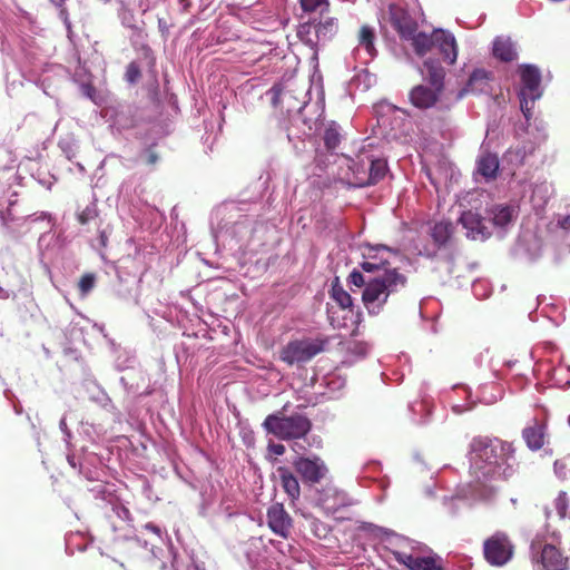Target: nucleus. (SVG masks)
Segmentation results:
<instances>
[{"label": "nucleus", "mask_w": 570, "mask_h": 570, "mask_svg": "<svg viewBox=\"0 0 570 570\" xmlns=\"http://www.w3.org/2000/svg\"><path fill=\"white\" fill-rule=\"evenodd\" d=\"M514 449L500 439L476 436L470 443V474L481 484L510 480L517 472Z\"/></svg>", "instance_id": "obj_1"}, {"label": "nucleus", "mask_w": 570, "mask_h": 570, "mask_svg": "<svg viewBox=\"0 0 570 570\" xmlns=\"http://www.w3.org/2000/svg\"><path fill=\"white\" fill-rule=\"evenodd\" d=\"M347 282L356 287H364L362 302L371 315H377L389 297L406 286L407 277L399 271H391L386 276L366 277L361 271L353 269Z\"/></svg>", "instance_id": "obj_2"}, {"label": "nucleus", "mask_w": 570, "mask_h": 570, "mask_svg": "<svg viewBox=\"0 0 570 570\" xmlns=\"http://www.w3.org/2000/svg\"><path fill=\"white\" fill-rule=\"evenodd\" d=\"M561 534L546 528L537 533L531 542V563L533 570H568L569 558L560 550Z\"/></svg>", "instance_id": "obj_3"}, {"label": "nucleus", "mask_w": 570, "mask_h": 570, "mask_svg": "<svg viewBox=\"0 0 570 570\" xmlns=\"http://www.w3.org/2000/svg\"><path fill=\"white\" fill-rule=\"evenodd\" d=\"M267 433L275 435L279 440L289 441L305 438L312 429L311 420L299 413L289 416L282 412L269 414L263 422Z\"/></svg>", "instance_id": "obj_4"}, {"label": "nucleus", "mask_w": 570, "mask_h": 570, "mask_svg": "<svg viewBox=\"0 0 570 570\" xmlns=\"http://www.w3.org/2000/svg\"><path fill=\"white\" fill-rule=\"evenodd\" d=\"M435 50L442 56L443 61L454 65L458 58V45L454 36L443 29H435L431 33L419 32L414 39V51L417 56H424Z\"/></svg>", "instance_id": "obj_5"}, {"label": "nucleus", "mask_w": 570, "mask_h": 570, "mask_svg": "<svg viewBox=\"0 0 570 570\" xmlns=\"http://www.w3.org/2000/svg\"><path fill=\"white\" fill-rule=\"evenodd\" d=\"M348 168L353 175L352 184L357 187H365L375 185L384 178L387 164L383 159H375L367 154H361L356 159H351Z\"/></svg>", "instance_id": "obj_6"}, {"label": "nucleus", "mask_w": 570, "mask_h": 570, "mask_svg": "<svg viewBox=\"0 0 570 570\" xmlns=\"http://www.w3.org/2000/svg\"><path fill=\"white\" fill-rule=\"evenodd\" d=\"M326 340H295L288 342L279 352V358L287 365L306 363L324 351Z\"/></svg>", "instance_id": "obj_7"}, {"label": "nucleus", "mask_w": 570, "mask_h": 570, "mask_svg": "<svg viewBox=\"0 0 570 570\" xmlns=\"http://www.w3.org/2000/svg\"><path fill=\"white\" fill-rule=\"evenodd\" d=\"M520 77L522 82L520 90V108L524 117L529 119L535 100L541 96V75L535 66L523 65L520 67Z\"/></svg>", "instance_id": "obj_8"}, {"label": "nucleus", "mask_w": 570, "mask_h": 570, "mask_svg": "<svg viewBox=\"0 0 570 570\" xmlns=\"http://www.w3.org/2000/svg\"><path fill=\"white\" fill-rule=\"evenodd\" d=\"M397 249H392L385 245L372 246L366 244L362 248L363 261L360 266L363 272L368 274H375L383 272L381 276H386L391 271H399L396 267H391L390 257L397 255Z\"/></svg>", "instance_id": "obj_9"}, {"label": "nucleus", "mask_w": 570, "mask_h": 570, "mask_svg": "<svg viewBox=\"0 0 570 570\" xmlns=\"http://www.w3.org/2000/svg\"><path fill=\"white\" fill-rule=\"evenodd\" d=\"M514 554V544L510 537L501 531L493 533L483 542V556L494 567L507 564Z\"/></svg>", "instance_id": "obj_10"}, {"label": "nucleus", "mask_w": 570, "mask_h": 570, "mask_svg": "<svg viewBox=\"0 0 570 570\" xmlns=\"http://www.w3.org/2000/svg\"><path fill=\"white\" fill-rule=\"evenodd\" d=\"M390 22L394 30L403 40H411L414 47V39L419 32L416 20L409 13L407 10L397 6L391 4L389 7Z\"/></svg>", "instance_id": "obj_11"}, {"label": "nucleus", "mask_w": 570, "mask_h": 570, "mask_svg": "<svg viewBox=\"0 0 570 570\" xmlns=\"http://www.w3.org/2000/svg\"><path fill=\"white\" fill-rule=\"evenodd\" d=\"M293 466L302 480L309 484L318 483L327 473L324 461L318 456L305 458L298 455L294 459Z\"/></svg>", "instance_id": "obj_12"}, {"label": "nucleus", "mask_w": 570, "mask_h": 570, "mask_svg": "<svg viewBox=\"0 0 570 570\" xmlns=\"http://www.w3.org/2000/svg\"><path fill=\"white\" fill-rule=\"evenodd\" d=\"M267 523L277 535L287 539L293 528V519L282 503H274L267 510Z\"/></svg>", "instance_id": "obj_13"}, {"label": "nucleus", "mask_w": 570, "mask_h": 570, "mask_svg": "<svg viewBox=\"0 0 570 570\" xmlns=\"http://www.w3.org/2000/svg\"><path fill=\"white\" fill-rule=\"evenodd\" d=\"M443 90L424 85L414 86L409 92L410 102L419 109H430L436 105Z\"/></svg>", "instance_id": "obj_14"}, {"label": "nucleus", "mask_w": 570, "mask_h": 570, "mask_svg": "<svg viewBox=\"0 0 570 570\" xmlns=\"http://www.w3.org/2000/svg\"><path fill=\"white\" fill-rule=\"evenodd\" d=\"M459 222L466 229V236L472 239L484 240L491 235L484 224V219L478 213L472 210L463 212Z\"/></svg>", "instance_id": "obj_15"}, {"label": "nucleus", "mask_w": 570, "mask_h": 570, "mask_svg": "<svg viewBox=\"0 0 570 570\" xmlns=\"http://www.w3.org/2000/svg\"><path fill=\"white\" fill-rule=\"evenodd\" d=\"M277 473L281 480V485L292 501L297 500L301 495V487L297 478L287 466H278Z\"/></svg>", "instance_id": "obj_16"}, {"label": "nucleus", "mask_w": 570, "mask_h": 570, "mask_svg": "<svg viewBox=\"0 0 570 570\" xmlns=\"http://www.w3.org/2000/svg\"><path fill=\"white\" fill-rule=\"evenodd\" d=\"M478 174L487 180L495 179L499 171V158L492 153H482L478 159Z\"/></svg>", "instance_id": "obj_17"}, {"label": "nucleus", "mask_w": 570, "mask_h": 570, "mask_svg": "<svg viewBox=\"0 0 570 570\" xmlns=\"http://www.w3.org/2000/svg\"><path fill=\"white\" fill-rule=\"evenodd\" d=\"M426 70V79L432 87L444 90L445 70L439 60L428 59L423 63Z\"/></svg>", "instance_id": "obj_18"}, {"label": "nucleus", "mask_w": 570, "mask_h": 570, "mask_svg": "<svg viewBox=\"0 0 570 570\" xmlns=\"http://www.w3.org/2000/svg\"><path fill=\"white\" fill-rule=\"evenodd\" d=\"M491 80V72L484 69L474 70L466 83L465 90L468 92H487L489 90V81Z\"/></svg>", "instance_id": "obj_19"}, {"label": "nucleus", "mask_w": 570, "mask_h": 570, "mask_svg": "<svg viewBox=\"0 0 570 570\" xmlns=\"http://www.w3.org/2000/svg\"><path fill=\"white\" fill-rule=\"evenodd\" d=\"M297 37L298 39L307 45L311 49L316 50L317 46L320 43L318 35H317V28H316V21H306L303 23H299L297 28Z\"/></svg>", "instance_id": "obj_20"}, {"label": "nucleus", "mask_w": 570, "mask_h": 570, "mask_svg": "<svg viewBox=\"0 0 570 570\" xmlns=\"http://www.w3.org/2000/svg\"><path fill=\"white\" fill-rule=\"evenodd\" d=\"M522 436L531 450H540L544 444L543 426L537 422L525 428L522 432Z\"/></svg>", "instance_id": "obj_21"}, {"label": "nucleus", "mask_w": 570, "mask_h": 570, "mask_svg": "<svg viewBox=\"0 0 570 570\" xmlns=\"http://www.w3.org/2000/svg\"><path fill=\"white\" fill-rule=\"evenodd\" d=\"M493 56L501 61L510 62L517 58V52L509 39L497 38L493 42Z\"/></svg>", "instance_id": "obj_22"}, {"label": "nucleus", "mask_w": 570, "mask_h": 570, "mask_svg": "<svg viewBox=\"0 0 570 570\" xmlns=\"http://www.w3.org/2000/svg\"><path fill=\"white\" fill-rule=\"evenodd\" d=\"M454 232V226L451 222H439L431 229V236L435 244L442 246L446 244Z\"/></svg>", "instance_id": "obj_23"}, {"label": "nucleus", "mask_w": 570, "mask_h": 570, "mask_svg": "<svg viewBox=\"0 0 570 570\" xmlns=\"http://www.w3.org/2000/svg\"><path fill=\"white\" fill-rule=\"evenodd\" d=\"M320 42L331 40L338 30L337 20L335 18H326L316 22Z\"/></svg>", "instance_id": "obj_24"}, {"label": "nucleus", "mask_w": 570, "mask_h": 570, "mask_svg": "<svg viewBox=\"0 0 570 570\" xmlns=\"http://www.w3.org/2000/svg\"><path fill=\"white\" fill-rule=\"evenodd\" d=\"M357 40L358 45L364 47V49L370 56H374L376 53V49L374 46L375 31L372 27L363 24L360 28Z\"/></svg>", "instance_id": "obj_25"}, {"label": "nucleus", "mask_w": 570, "mask_h": 570, "mask_svg": "<svg viewBox=\"0 0 570 570\" xmlns=\"http://www.w3.org/2000/svg\"><path fill=\"white\" fill-rule=\"evenodd\" d=\"M301 9L306 13H320L321 16L330 11V0H299Z\"/></svg>", "instance_id": "obj_26"}, {"label": "nucleus", "mask_w": 570, "mask_h": 570, "mask_svg": "<svg viewBox=\"0 0 570 570\" xmlns=\"http://www.w3.org/2000/svg\"><path fill=\"white\" fill-rule=\"evenodd\" d=\"M323 139L328 151L334 153L337 149L341 144L342 135L335 124L326 128Z\"/></svg>", "instance_id": "obj_27"}, {"label": "nucleus", "mask_w": 570, "mask_h": 570, "mask_svg": "<svg viewBox=\"0 0 570 570\" xmlns=\"http://www.w3.org/2000/svg\"><path fill=\"white\" fill-rule=\"evenodd\" d=\"M554 508L561 519H570V497L567 492L560 491L554 499Z\"/></svg>", "instance_id": "obj_28"}, {"label": "nucleus", "mask_w": 570, "mask_h": 570, "mask_svg": "<svg viewBox=\"0 0 570 570\" xmlns=\"http://www.w3.org/2000/svg\"><path fill=\"white\" fill-rule=\"evenodd\" d=\"M331 297L343 309L350 308L353 305L352 296L341 286L333 285L331 291Z\"/></svg>", "instance_id": "obj_29"}, {"label": "nucleus", "mask_w": 570, "mask_h": 570, "mask_svg": "<svg viewBox=\"0 0 570 570\" xmlns=\"http://www.w3.org/2000/svg\"><path fill=\"white\" fill-rule=\"evenodd\" d=\"M512 208L509 206H499L493 212V224L500 227L507 226L512 219Z\"/></svg>", "instance_id": "obj_30"}, {"label": "nucleus", "mask_w": 570, "mask_h": 570, "mask_svg": "<svg viewBox=\"0 0 570 570\" xmlns=\"http://www.w3.org/2000/svg\"><path fill=\"white\" fill-rule=\"evenodd\" d=\"M413 570H442L432 557H417Z\"/></svg>", "instance_id": "obj_31"}, {"label": "nucleus", "mask_w": 570, "mask_h": 570, "mask_svg": "<svg viewBox=\"0 0 570 570\" xmlns=\"http://www.w3.org/2000/svg\"><path fill=\"white\" fill-rule=\"evenodd\" d=\"M95 284H96L95 274H91V273L83 274L80 277L79 283H78V288H79L80 294L82 296H86L95 287Z\"/></svg>", "instance_id": "obj_32"}, {"label": "nucleus", "mask_w": 570, "mask_h": 570, "mask_svg": "<svg viewBox=\"0 0 570 570\" xmlns=\"http://www.w3.org/2000/svg\"><path fill=\"white\" fill-rule=\"evenodd\" d=\"M141 78V70L137 62L131 61L126 69L125 79L129 83H136Z\"/></svg>", "instance_id": "obj_33"}, {"label": "nucleus", "mask_w": 570, "mask_h": 570, "mask_svg": "<svg viewBox=\"0 0 570 570\" xmlns=\"http://www.w3.org/2000/svg\"><path fill=\"white\" fill-rule=\"evenodd\" d=\"M394 557L399 563L405 566L410 570H413L414 563L416 562V558H417V557H414L412 554H407L404 552H395Z\"/></svg>", "instance_id": "obj_34"}, {"label": "nucleus", "mask_w": 570, "mask_h": 570, "mask_svg": "<svg viewBox=\"0 0 570 570\" xmlns=\"http://www.w3.org/2000/svg\"><path fill=\"white\" fill-rule=\"evenodd\" d=\"M97 216V210L95 206H87L85 209H82L78 214V222L81 225L88 224L90 220H92Z\"/></svg>", "instance_id": "obj_35"}, {"label": "nucleus", "mask_w": 570, "mask_h": 570, "mask_svg": "<svg viewBox=\"0 0 570 570\" xmlns=\"http://www.w3.org/2000/svg\"><path fill=\"white\" fill-rule=\"evenodd\" d=\"M112 512L114 514H116L118 518L125 520V521H129L131 519V513L130 511L122 504H116L112 507Z\"/></svg>", "instance_id": "obj_36"}, {"label": "nucleus", "mask_w": 570, "mask_h": 570, "mask_svg": "<svg viewBox=\"0 0 570 570\" xmlns=\"http://www.w3.org/2000/svg\"><path fill=\"white\" fill-rule=\"evenodd\" d=\"M159 157L153 147L146 149V163L147 165H155L158 161Z\"/></svg>", "instance_id": "obj_37"}, {"label": "nucleus", "mask_w": 570, "mask_h": 570, "mask_svg": "<svg viewBox=\"0 0 570 570\" xmlns=\"http://www.w3.org/2000/svg\"><path fill=\"white\" fill-rule=\"evenodd\" d=\"M567 466H568V464H567V463L561 462L560 460H557V461L554 462V471H556V473H557L558 475H560V476L566 475Z\"/></svg>", "instance_id": "obj_38"}, {"label": "nucleus", "mask_w": 570, "mask_h": 570, "mask_svg": "<svg viewBox=\"0 0 570 570\" xmlns=\"http://www.w3.org/2000/svg\"><path fill=\"white\" fill-rule=\"evenodd\" d=\"M558 226L564 230H570V214L558 220Z\"/></svg>", "instance_id": "obj_39"}, {"label": "nucleus", "mask_w": 570, "mask_h": 570, "mask_svg": "<svg viewBox=\"0 0 570 570\" xmlns=\"http://www.w3.org/2000/svg\"><path fill=\"white\" fill-rule=\"evenodd\" d=\"M272 451L276 455H283L285 453V446L283 444L272 445Z\"/></svg>", "instance_id": "obj_40"}, {"label": "nucleus", "mask_w": 570, "mask_h": 570, "mask_svg": "<svg viewBox=\"0 0 570 570\" xmlns=\"http://www.w3.org/2000/svg\"><path fill=\"white\" fill-rule=\"evenodd\" d=\"M83 91L88 97L92 98V95L95 94L96 90H95L94 86L87 85L83 87Z\"/></svg>", "instance_id": "obj_41"}, {"label": "nucleus", "mask_w": 570, "mask_h": 570, "mask_svg": "<svg viewBox=\"0 0 570 570\" xmlns=\"http://www.w3.org/2000/svg\"><path fill=\"white\" fill-rule=\"evenodd\" d=\"M10 292L0 287V298H9Z\"/></svg>", "instance_id": "obj_42"}, {"label": "nucleus", "mask_w": 570, "mask_h": 570, "mask_svg": "<svg viewBox=\"0 0 570 570\" xmlns=\"http://www.w3.org/2000/svg\"><path fill=\"white\" fill-rule=\"evenodd\" d=\"M340 504H341V505H343V507H344V505H347V502H346V494H345V493H342V494H341V503H340Z\"/></svg>", "instance_id": "obj_43"}, {"label": "nucleus", "mask_w": 570, "mask_h": 570, "mask_svg": "<svg viewBox=\"0 0 570 570\" xmlns=\"http://www.w3.org/2000/svg\"><path fill=\"white\" fill-rule=\"evenodd\" d=\"M147 528L153 530V531L158 532V528L156 525L148 524Z\"/></svg>", "instance_id": "obj_44"}, {"label": "nucleus", "mask_w": 570, "mask_h": 570, "mask_svg": "<svg viewBox=\"0 0 570 570\" xmlns=\"http://www.w3.org/2000/svg\"><path fill=\"white\" fill-rule=\"evenodd\" d=\"M296 446H297V448H299V450H304V446H301L299 444H297V443H296V444H295V446L293 448V450H294L295 452H297V453H298L299 451L296 449Z\"/></svg>", "instance_id": "obj_45"}, {"label": "nucleus", "mask_w": 570, "mask_h": 570, "mask_svg": "<svg viewBox=\"0 0 570 570\" xmlns=\"http://www.w3.org/2000/svg\"><path fill=\"white\" fill-rule=\"evenodd\" d=\"M63 2H65V0H59V1L57 2V4H58V6H61Z\"/></svg>", "instance_id": "obj_46"}]
</instances>
